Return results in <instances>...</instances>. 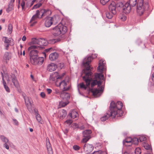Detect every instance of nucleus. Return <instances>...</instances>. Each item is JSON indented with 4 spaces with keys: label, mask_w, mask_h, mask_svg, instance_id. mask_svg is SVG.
<instances>
[{
    "label": "nucleus",
    "mask_w": 154,
    "mask_h": 154,
    "mask_svg": "<svg viewBox=\"0 0 154 154\" xmlns=\"http://www.w3.org/2000/svg\"><path fill=\"white\" fill-rule=\"evenodd\" d=\"M58 73L57 72H55L53 73L52 74V75H51L52 76H53V77H55L56 79L57 78L58 76Z\"/></svg>",
    "instance_id": "obj_51"
},
{
    "label": "nucleus",
    "mask_w": 154,
    "mask_h": 154,
    "mask_svg": "<svg viewBox=\"0 0 154 154\" xmlns=\"http://www.w3.org/2000/svg\"><path fill=\"white\" fill-rule=\"evenodd\" d=\"M55 94H57L60 95V96L61 95V94L62 93V91H60L58 89H55Z\"/></svg>",
    "instance_id": "obj_50"
},
{
    "label": "nucleus",
    "mask_w": 154,
    "mask_h": 154,
    "mask_svg": "<svg viewBox=\"0 0 154 154\" xmlns=\"http://www.w3.org/2000/svg\"><path fill=\"white\" fill-rule=\"evenodd\" d=\"M4 58L6 60V62L11 58V57L9 55V53L8 52H6L5 53L4 56Z\"/></svg>",
    "instance_id": "obj_28"
},
{
    "label": "nucleus",
    "mask_w": 154,
    "mask_h": 154,
    "mask_svg": "<svg viewBox=\"0 0 154 154\" xmlns=\"http://www.w3.org/2000/svg\"><path fill=\"white\" fill-rule=\"evenodd\" d=\"M24 99L26 105L27 107L28 110L30 112H32L34 110L35 116L39 115L38 110L35 108L32 107V101L31 98L30 97H28L27 100H26L24 98Z\"/></svg>",
    "instance_id": "obj_6"
},
{
    "label": "nucleus",
    "mask_w": 154,
    "mask_h": 154,
    "mask_svg": "<svg viewBox=\"0 0 154 154\" xmlns=\"http://www.w3.org/2000/svg\"><path fill=\"white\" fill-rule=\"evenodd\" d=\"M21 5L22 8V9L23 10L24 9V7L25 5V2L23 0H22V1Z\"/></svg>",
    "instance_id": "obj_52"
},
{
    "label": "nucleus",
    "mask_w": 154,
    "mask_h": 154,
    "mask_svg": "<svg viewBox=\"0 0 154 154\" xmlns=\"http://www.w3.org/2000/svg\"><path fill=\"white\" fill-rule=\"evenodd\" d=\"M46 147L48 151V154H53V152L51 144L49 142V140L48 139L46 138Z\"/></svg>",
    "instance_id": "obj_15"
},
{
    "label": "nucleus",
    "mask_w": 154,
    "mask_h": 154,
    "mask_svg": "<svg viewBox=\"0 0 154 154\" xmlns=\"http://www.w3.org/2000/svg\"><path fill=\"white\" fill-rule=\"evenodd\" d=\"M57 68V66L54 63L48 64L47 66V70L50 72H52L55 70Z\"/></svg>",
    "instance_id": "obj_18"
},
{
    "label": "nucleus",
    "mask_w": 154,
    "mask_h": 154,
    "mask_svg": "<svg viewBox=\"0 0 154 154\" xmlns=\"http://www.w3.org/2000/svg\"><path fill=\"white\" fill-rule=\"evenodd\" d=\"M92 154H107L105 152L102 151L101 150L94 151Z\"/></svg>",
    "instance_id": "obj_37"
},
{
    "label": "nucleus",
    "mask_w": 154,
    "mask_h": 154,
    "mask_svg": "<svg viewBox=\"0 0 154 154\" xmlns=\"http://www.w3.org/2000/svg\"><path fill=\"white\" fill-rule=\"evenodd\" d=\"M0 138L2 141L4 143H8L9 142L8 139L4 135L0 136Z\"/></svg>",
    "instance_id": "obj_29"
},
{
    "label": "nucleus",
    "mask_w": 154,
    "mask_h": 154,
    "mask_svg": "<svg viewBox=\"0 0 154 154\" xmlns=\"http://www.w3.org/2000/svg\"><path fill=\"white\" fill-rule=\"evenodd\" d=\"M53 17H47L45 22V25L46 27H50L53 23Z\"/></svg>",
    "instance_id": "obj_13"
},
{
    "label": "nucleus",
    "mask_w": 154,
    "mask_h": 154,
    "mask_svg": "<svg viewBox=\"0 0 154 154\" xmlns=\"http://www.w3.org/2000/svg\"><path fill=\"white\" fill-rule=\"evenodd\" d=\"M13 120L14 122V124L16 125H18V121L15 119H13Z\"/></svg>",
    "instance_id": "obj_55"
},
{
    "label": "nucleus",
    "mask_w": 154,
    "mask_h": 154,
    "mask_svg": "<svg viewBox=\"0 0 154 154\" xmlns=\"http://www.w3.org/2000/svg\"><path fill=\"white\" fill-rule=\"evenodd\" d=\"M91 132V130H87L83 131L82 133L84 138L82 139V142L86 143L87 142L91 137L90 134Z\"/></svg>",
    "instance_id": "obj_9"
},
{
    "label": "nucleus",
    "mask_w": 154,
    "mask_h": 154,
    "mask_svg": "<svg viewBox=\"0 0 154 154\" xmlns=\"http://www.w3.org/2000/svg\"><path fill=\"white\" fill-rule=\"evenodd\" d=\"M65 74V73H63L61 75H59L58 74V76L57 78V80L59 79H61L64 76Z\"/></svg>",
    "instance_id": "obj_48"
},
{
    "label": "nucleus",
    "mask_w": 154,
    "mask_h": 154,
    "mask_svg": "<svg viewBox=\"0 0 154 154\" xmlns=\"http://www.w3.org/2000/svg\"><path fill=\"white\" fill-rule=\"evenodd\" d=\"M47 91L48 94H49L52 91L51 89L49 88H47Z\"/></svg>",
    "instance_id": "obj_60"
},
{
    "label": "nucleus",
    "mask_w": 154,
    "mask_h": 154,
    "mask_svg": "<svg viewBox=\"0 0 154 154\" xmlns=\"http://www.w3.org/2000/svg\"><path fill=\"white\" fill-rule=\"evenodd\" d=\"M38 56V55L37 56H33L30 58V62L32 64L34 65H37V61Z\"/></svg>",
    "instance_id": "obj_22"
},
{
    "label": "nucleus",
    "mask_w": 154,
    "mask_h": 154,
    "mask_svg": "<svg viewBox=\"0 0 154 154\" xmlns=\"http://www.w3.org/2000/svg\"><path fill=\"white\" fill-rule=\"evenodd\" d=\"M51 80L53 81H55L56 80H57V79L55 77H53V76H51Z\"/></svg>",
    "instance_id": "obj_61"
},
{
    "label": "nucleus",
    "mask_w": 154,
    "mask_h": 154,
    "mask_svg": "<svg viewBox=\"0 0 154 154\" xmlns=\"http://www.w3.org/2000/svg\"><path fill=\"white\" fill-rule=\"evenodd\" d=\"M132 144L133 143L135 145H137L138 144L139 139L137 138L134 137L132 139Z\"/></svg>",
    "instance_id": "obj_32"
},
{
    "label": "nucleus",
    "mask_w": 154,
    "mask_h": 154,
    "mask_svg": "<svg viewBox=\"0 0 154 154\" xmlns=\"http://www.w3.org/2000/svg\"><path fill=\"white\" fill-rule=\"evenodd\" d=\"M139 140L140 142H142L146 140V138L144 136H142L139 137Z\"/></svg>",
    "instance_id": "obj_44"
},
{
    "label": "nucleus",
    "mask_w": 154,
    "mask_h": 154,
    "mask_svg": "<svg viewBox=\"0 0 154 154\" xmlns=\"http://www.w3.org/2000/svg\"><path fill=\"white\" fill-rule=\"evenodd\" d=\"M4 39V42L7 44H9L10 42V40L6 37H5L3 38V39Z\"/></svg>",
    "instance_id": "obj_43"
},
{
    "label": "nucleus",
    "mask_w": 154,
    "mask_h": 154,
    "mask_svg": "<svg viewBox=\"0 0 154 154\" xmlns=\"http://www.w3.org/2000/svg\"><path fill=\"white\" fill-rule=\"evenodd\" d=\"M11 81L15 87L18 88L19 87V85L16 77L14 73L11 74Z\"/></svg>",
    "instance_id": "obj_17"
},
{
    "label": "nucleus",
    "mask_w": 154,
    "mask_h": 154,
    "mask_svg": "<svg viewBox=\"0 0 154 154\" xmlns=\"http://www.w3.org/2000/svg\"><path fill=\"white\" fill-rule=\"evenodd\" d=\"M52 49V48H48V49H45V51L46 52H48L49 51H50V50H51Z\"/></svg>",
    "instance_id": "obj_62"
},
{
    "label": "nucleus",
    "mask_w": 154,
    "mask_h": 154,
    "mask_svg": "<svg viewBox=\"0 0 154 154\" xmlns=\"http://www.w3.org/2000/svg\"><path fill=\"white\" fill-rule=\"evenodd\" d=\"M48 42L47 40H45L44 38H39V46H40L42 47L41 49H42L44 48L43 46H45L47 45Z\"/></svg>",
    "instance_id": "obj_19"
},
{
    "label": "nucleus",
    "mask_w": 154,
    "mask_h": 154,
    "mask_svg": "<svg viewBox=\"0 0 154 154\" xmlns=\"http://www.w3.org/2000/svg\"><path fill=\"white\" fill-rule=\"evenodd\" d=\"M78 128H79L80 130H83L84 129L85 127L84 125H82V126L79 127Z\"/></svg>",
    "instance_id": "obj_63"
},
{
    "label": "nucleus",
    "mask_w": 154,
    "mask_h": 154,
    "mask_svg": "<svg viewBox=\"0 0 154 154\" xmlns=\"http://www.w3.org/2000/svg\"><path fill=\"white\" fill-rule=\"evenodd\" d=\"M123 145L127 146H130L132 145V143L127 141L125 140H123Z\"/></svg>",
    "instance_id": "obj_33"
},
{
    "label": "nucleus",
    "mask_w": 154,
    "mask_h": 154,
    "mask_svg": "<svg viewBox=\"0 0 154 154\" xmlns=\"http://www.w3.org/2000/svg\"><path fill=\"white\" fill-rule=\"evenodd\" d=\"M67 85V84L66 82L64 80L59 83V86H60L61 85H62L63 87V91H67L69 89V87L66 88V86Z\"/></svg>",
    "instance_id": "obj_20"
},
{
    "label": "nucleus",
    "mask_w": 154,
    "mask_h": 154,
    "mask_svg": "<svg viewBox=\"0 0 154 154\" xmlns=\"http://www.w3.org/2000/svg\"><path fill=\"white\" fill-rule=\"evenodd\" d=\"M69 103V101H64L63 100L61 101L59 103V106L60 107H64L67 105Z\"/></svg>",
    "instance_id": "obj_24"
},
{
    "label": "nucleus",
    "mask_w": 154,
    "mask_h": 154,
    "mask_svg": "<svg viewBox=\"0 0 154 154\" xmlns=\"http://www.w3.org/2000/svg\"><path fill=\"white\" fill-rule=\"evenodd\" d=\"M42 5V4L41 3H39L35 5L32 8V9L33 10L34 9H37L39 7H40Z\"/></svg>",
    "instance_id": "obj_40"
},
{
    "label": "nucleus",
    "mask_w": 154,
    "mask_h": 154,
    "mask_svg": "<svg viewBox=\"0 0 154 154\" xmlns=\"http://www.w3.org/2000/svg\"><path fill=\"white\" fill-rule=\"evenodd\" d=\"M135 154H140L141 153V150L139 148H136L135 151Z\"/></svg>",
    "instance_id": "obj_42"
},
{
    "label": "nucleus",
    "mask_w": 154,
    "mask_h": 154,
    "mask_svg": "<svg viewBox=\"0 0 154 154\" xmlns=\"http://www.w3.org/2000/svg\"><path fill=\"white\" fill-rule=\"evenodd\" d=\"M39 38H32L30 43V45L32 44H37L39 45Z\"/></svg>",
    "instance_id": "obj_23"
},
{
    "label": "nucleus",
    "mask_w": 154,
    "mask_h": 154,
    "mask_svg": "<svg viewBox=\"0 0 154 154\" xmlns=\"http://www.w3.org/2000/svg\"><path fill=\"white\" fill-rule=\"evenodd\" d=\"M123 103L121 101H118L115 103L114 101H112L110 104L109 110L104 116L100 118L101 121L104 122L107 120L110 117L114 118L116 117H120L122 115L123 112L122 109Z\"/></svg>",
    "instance_id": "obj_2"
},
{
    "label": "nucleus",
    "mask_w": 154,
    "mask_h": 154,
    "mask_svg": "<svg viewBox=\"0 0 154 154\" xmlns=\"http://www.w3.org/2000/svg\"><path fill=\"white\" fill-rule=\"evenodd\" d=\"M71 126L72 128L74 129L79 128L78 124L76 123H74L72 124Z\"/></svg>",
    "instance_id": "obj_41"
},
{
    "label": "nucleus",
    "mask_w": 154,
    "mask_h": 154,
    "mask_svg": "<svg viewBox=\"0 0 154 154\" xmlns=\"http://www.w3.org/2000/svg\"><path fill=\"white\" fill-rule=\"evenodd\" d=\"M142 146L146 149L147 150L149 149H150V147L149 144H148L145 141L143 142L142 143Z\"/></svg>",
    "instance_id": "obj_31"
},
{
    "label": "nucleus",
    "mask_w": 154,
    "mask_h": 154,
    "mask_svg": "<svg viewBox=\"0 0 154 154\" xmlns=\"http://www.w3.org/2000/svg\"><path fill=\"white\" fill-rule=\"evenodd\" d=\"M129 0L128 3L131 7L135 6L137 4V11L138 15L141 16L147 11L149 7L148 0Z\"/></svg>",
    "instance_id": "obj_3"
},
{
    "label": "nucleus",
    "mask_w": 154,
    "mask_h": 154,
    "mask_svg": "<svg viewBox=\"0 0 154 154\" xmlns=\"http://www.w3.org/2000/svg\"><path fill=\"white\" fill-rule=\"evenodd\" d=\"M125 140H127V141H129V142H130L131 143H132V138L131 137H129L128 138H127L125 139Z\"/></svg>",
    "instance_id": "obj_58"
},
{
    "label": "nucleus",
    "mask_w": 154,
    "mask_h": 154,
    "mask_svg": "<svg viewBox=\"0 0 154 154\" xmlns=\"http://www.w3.org/2000/svg\"><path fill=\"white\" fill-rule=\"evenodd\" d=\"M3 84L5 90L8 92H10V88L8 87V86L6 85V82H3Z\"/></svg>",
    "instance_id": "obj_35"
},
{
    "label": "nucleus",
    "mask_w": 154,
    "mask_h": 154,
    "mask_svg": "<svg viewBox=\"0 0 154 154\" xmlns=\"http://www.w3.org/2000/svg\"><path fill=\"white\" fill-rule=\"evenodd\" d=\"M83 149L86 154H88L92 151L94 147L92 144L86 143L83 146Z\"/></svg>",
    "instance_id": "obj_10"
},
{
    "label": "nucleus",
    "mask_w": 154,
    "mask_h": 154,
    "mask_svg": "<svg viewBox=\"0 0 154 154\" xmlns=\"http://www.w3.org/2000/svg\"><path fill=\"white\" fill-rule=\"evenodd\" d=\"M37 65H41L43 63L44 61V58L43 57H39L38 56L37 60Z\"/></svg>",
    "instance_id": "obj_26"
},
{
    "label": "nucleus",
    "mask_w": 154,
    "mask_h": 154,
    "mask_svg": "<svg viewBox=\"0 0 154 154\" xmlns=\"http://www.w3.org/2000/svg\"><path fill=\"white\" fill-rule=\"evenodd\" d=\"M73 149L75 150H78L80 149L79 146L77 145H75L73 146Z\"/></svg>",
    "instance_id": "obj_45"
},
{
    "label": "nucleus",
    "mask_w": 154,
    "mask_h": 154,
    "mask_svg": "<svg viewBox=\"0 0 154 154\" xmlns=\"http://www.w3.org/2000/svg\"><path fill=\"white\" fill-rule=\"evenodd\" d=\"M11 5L9 4L8 5V8H7L6 9V11L7 12H8V13L11 10V8L10 7V6Z\"/></svg>",
    "instance_id": "obj_54"
},
{
    "label": "nucleus",
    "mask_w": 154,
    "mask_h": 154,
    "mask_svg": "<svg viewBox=\"0 0 154 154\" xmlns=\"http://www.w3.org/2000/svg\"><path fill=\"white\" fill-rule=\"evenodd\" d=\"M40 95L42 98H44L45 96V94L44 92H42L41 93Z\"/></svg>",
    "instance_id": "obj_59"
},
{
    "label": "nucleus",
    "mask_w": 154,
    "mask_h": 154,
    "mask_svg": "<svg viewBox=\"0 0 154 154\" xmlns=\"http://www.w3.org/2000/svg\"><path fill=\"white\" fill-rule=\"evenodd\" d=\"M101 73H100L99 74H100V78H98L99 79H102V80H103V79H104V77H103V75L102 74V72H101Z\"/></svg>",
    "instance_id": "obj_56"
},
{
    "label": "nucleus",
    "mask_w": 154,
    "mask_h": 154,
    "mask_svg": "<svg viewBox=\"0 0 154 154\" xmlns=\"http://www.w3.org/2000/svg\"><path fill=\"white\" fill-rule=\"evenodd\" d=\"M65 91H62V93L60 96V98L63 100L69 101L70 98V94L69 93H65Z\"/></svg>",
    "instance_id": "obj_12"
},
{
    "label": "nucleus",
    "mask_w": 154,
    "mask_h": 154,
    "mask_svg": "<svg viewBox=\"0 0 154 154\" xmlns=\"http://www.w3.org/2000/svg\"><path fill=\"white\" fill-rule=\"evenodd\" d=\"M100 74L97 73H95L94 75V79H94L97 80V78H98V79L100 78Z\"/></svg>",
    "instance_id": "obj_49"
},
{
    "label": "nucleus",
    "mask_w": 154,
    "mask_h": 154,
    "mask_svg": "<svg viewBox=\"0 0 154 154\" xmlns=\"http://www.w3.org/2000/svg\"><path fill=\"white\" fill-rule=\"evenodd\" d=\"M9 144V142L8 143H4L3 144V146L4 147L6 148L7 149H9V146L8 145Z\"/></svg>",
    "instance_id": "obj_47"
},
{
    "label": "nucleus",
    "mask_w": 154,
    "mask_h": 154,
    "mask_svg": "<svg viewBox=\"0 0 154 154\" xmlns=\"http://www.w3.org/2000/svg\"><path fill=\"white\" fill-rule=\"evenodd\" d=\"M78 114L77 112L75 111H72V118L75 119L78 116Z\"/></svg>",
    "instance_id": "obj_38"
},
{
    "label": "nucleus",
    "mask_w": 154,
    "mask_h": 154,
    "mask_svg": "<svg viewBox=\"0 0 154 154\" xmlns=\"http://www.w3.org/2000/svg\"><path fill=\"white\" fill-rule=\"evenodd\" d=\"M59 54L56 52L51 53L49 55V60L51 61H55L58 59L59 57Z\"/></svg>",
    "instance_id": "obj_16"
},
{
    "label": "nucleus",
    "mask_w": 154,
    "mask_h": 154,
    "mask_svg": "<svg viewBox=\"0 0 154 154\" xmlns=\"http://www.w3.org/2000/svg\"><path fill=\"white\" fill-rule=\"evenodd\" d=\"M79 85V88L81 89H83L85 90H86L87 88V86H86L84 83L81 82L79 85Z\"/></svg>",
    "instance_id": "obj_34"
},
{
    "label": "nucleus",
    "mask_w": 154,
    "mask_h": 154,
    "mask_svg": "<svg viewBox=\"0 0 154 154\" xmlns=\"http://www.w3.org/2000/svg\"><path fill=\"white\" fill-rule=\"evenodd\" d=\"M124 3L122 2H118L116 4V8L119 10H122Z\"/></svg>",
    "instance_id": "obj_25"
},
{
    "label": "nucleus",
    "mask_w": 154,
    "mask_h": 154,
    "mask_svg": "<svg viewBox=\"0 0 154 154\" xmlns=\"http://www.w3.org/2000/svg\"><path fill=\"white\" fill-rule=\"evenodd\" d=\"M67 30V27L66 26L61 23H59L52 29L51 32L54 36H57L61 35H64Z\"/></svg>",
    "instance_id": "obj_4"
},
{
    "label": "nucleus",
    "mask_w": 154,
    "mask_h": 154,
    "mask_svg": "<svg viewBox=\"0 0 154 154\" xmlns=\"http://www.w3.org/2000/svg\"><path fill=\"white\" fill-rule=\"evenodd\" d=\"M109 11H107L106 13V17L108 19H111L114 15L116 14V6L115 2H112L109 6Z\"/></svg>",
    "instance_id": "obj_5"
},
{
    "label": "nucleus",
    "mask_w": 154,
    "mask_h": 154,
    "mask_svg": "<svg viewBox=\"0 0 154 154\" xmlns=\"http://www.w3.org/2000/svg\"><path fill=\"white\" fill-rule=\"evenodd\" d=\"M49 10L47 9L45 10V9H41L40 10H37L36 11V14L34 15L32 17L30 22L32 21L35 19L38 18L39 17V15L40 14V13H44V15L45 16H47V13L49 11Z\"/></svg>",
    "instance_id": "obj_8"
},
{
    "label": "nucleus",
    "mask_w": 154,
    "mask_h": 154,
    "mask_svg": "<svg viewBox=\"0 0 154 154\" xmlns=\"http://www.w3.org/2000/svg\"><path fill=\"white\" fill-rule=\"evenodd\" d=\"M151 79L153 81H154V72H153L152 75Z\"/></svg>",
    "instance_id": "obj_64"
},
{
    "label": "nucleus",
    "mask_w": 154,
    "mask_h": 154,
    "mask_svg": "<svg viewBox=\"0 0 154 154\" xmlns=\"http://www.w3.org/2000/svg\"><path fill=\"white\" fill-rule=\"evenodd\" d=\"M131 10V7L130 5H129L128 2L124 3L122 10L124 11V12L126 14L129 13Z\"/></svg>",
    "instance_id": "obj_11"
},
{
    "label": "nucleus",
    "mask_w": 154,
    "mask_h": 154,
    "mask_svg": "<svg viewBox=\"0 0 154 154\" xmlns=\"http://www.w3.org/2000/svg\"><path fill=\"white\" fill-rule=\"evenodd\" d=\"M60 38H58L57 39H52L49 40L48 42V43L51 44H54L55 43L60 42Z\"/></svg>",
    "instance_id": "obj_30"
},
{
    "label": "nucleus",
    "mask_w": 154,
    "mask_h": 154,
    "mask_svg": "<svg viewBox=\"0 0 154 154\" xmlns=\"http://www.w3.org/2000/svg\"><path fill=\"white\" fill-rule=\"evenodd\" d=\"M93 58L89 56L85 57L83 60L82 65L85 67V68L83 70V72L85 75L83 76L82 79L86 83V85L89 87L91 84V87L93 88L95 86L97 85V87H100L102 82L100 81H97L96 79L93 80L92 77L93 73L91 71L93 68L91 67L90 65Z\"/></svg>",
    "instance_id": "obj_1"
},
{
    "label": "nucleus",
    "mask_w": 154,
    "mask_h": 154,
    "mask_svg": "<svg viewBox=\"0 0 154 154\" xmlns=\"http://www.w3.org/2000/svg\"><path fill=\"white\" fill-rule=\"evenodd\" d=\"M65 122L67 124H68L69 125L72 123V120L69 119L66 120Z\"/></svg>",
    "instance_id": "obj_53"
},
{
    "label": "nucleus",
    "mask_w": 154,
    "mask_h": 154,
    "mask_svg": "<svg viewBox=\"0 0 154 154\" xmlns=\"http://www.w3.org/2000/svg\"><path fill=\"white\" fill-rule=\"evenodd\" d=\"M42 47L37 45H31L28 48V52L29 54L30 58L33 56H38V50H40Z\"/></svg>",
    "instance_id": "obj_7"
},
{
    "label": "nucleus",
    "mask_w": 154,
    "mask_h": 154,
    "mask_svg": "<svg viewBox=\"0 0 154 154\" xmlns=\"http://www.w3.org/2000/svg\"><path fill=\"white\" fill-rule=\"evenodd\" d=\"M105 64L104 63V60L101 59L99 60L98 66L97 67L98 71L100 72H102L104 70L105 68Z\"/></svg>",
    "instance_id": "obj_14"
},
{
    "label": "nucleus",
    "mask_w": 154,
    "mask_h": 154,
    "mask_svg": "<svg viewBox=\"0 0 154 154\" xmlns=\"http://www.w3.org/2000/svg\"><path fill=\"white\" fill-rule=\"evenodd\" d=\"M90 91L92 93L93 95L94 96L97 95L100 96V93H101V92L99 90V89L97 88H91L90 89Z\"/></svg>",
    "instance_id": "obj_21"
},
{
    "label": "nucleus",
    "mask_w": 154,
    "mask_h": 154,
    "mask_svg": "<svg viewBox=\"0 0 154 154\" xmlns=\"http://www.w3.org/2000/svg\"><path fill=\"white\" fill-rule=\"evenodd\" d=\"M13 29V26L11 24H9L8 27V32L9 33V34H11L12 31Z\"/></svg>",
    "instance_id": "obj_36"
},
{
    "label": "nucleus",
    "mask_w": 154,
    "mask_h": 154,
    "mask_svg": "<svg viewBox=\"0 0 154 154\" xmlns=\"http://www.w3.org/2000/svg\"><path fill=\"white\" fill-rule=\"evenodd\" d=\"M36 119L39 123L42 124L43 123V121L40 115L39 114L35 116Z\"/></svg>",
    "instance_id": "obj_27"
},
{
    "label": "nucleus",
    "mask_w": 154,
    "mask_h": 154,
    "mask_svg": "<svg viewBox=\"0 0 154 154\" xmlns=\"http://www.w3.org/2000/svg\"><path fill=\"white\" fill-rule=\"evenodd\" d=\"M109 0H100V2L102 4L104 5H105Z\"/></svg>",
    "instance_id": "obj_46"
},
{
    "label": "nucleus",
    "mask_w": 154,
    "mask_h": 154,
    "mask_svg": "<svg viewBox=\"0 0 154 154\" xmlns=\"http://www.w3.org/2000/svg\"><path fill=\"white\" fill-rule=\"evenodd\" d=\"M67 114L66 111L65 109H63L62 111V113L61 114V117L63 118H65Z\"/></svg>",
    "instance_id": "obj_39"
},
{
    "label": "nucleus",
    "mask_w": 154,
    "mask_h": 154,
    "mask_svg": "<svg viewBox=\"0 0 154 154\" xmlns=\"http://www.w3.org/2000/svg\"><path fill=\"white\" fill-rule=\"evenodd\" d=\"M99 87L100 88V89L99 90L100 91V92L102 93L103 91L104 87L103 86H100V87Z\"/></svg>",
    "instance_id": "obj_57"
}]
</instances>
